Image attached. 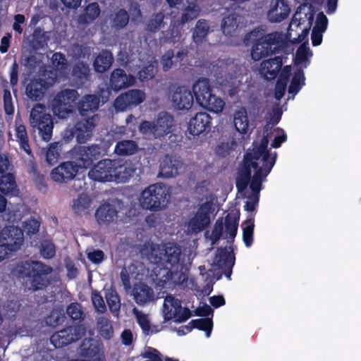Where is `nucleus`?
<instances>
[{
    "instance_id": "6e6552de",
    "label": "nucleus",
    "mask_w": 361,
    "mask_h": 361,
    "mask_svg": "<svg viewBox=\"0 0 361 361\" xmlns=\"http://www.w3.org/2000/svg\"><path fill=\"white\" fill-rule=\"evenodd\" d=\"M101 157V147L96 144L90 146H75L71 150V157L80 168L91 167Z\"/></svg>"
},
{
    "instance_id": "412c9836",
    "label": "nucleus",
    "mask_w": 361,
    "mask_h": 361,
    "mask_svg": "<svg viewBox=\"0 0 361 361\" xmlns=\"http://www.w3.org/2000/svg\"><path fill=\"white\" fill-rule=\"evenodd\" d=\"M135 82V78L133 75L126 74L121 68H115L111 73L108 89L118 92L134 85Z\"/></svg>"
},
{
    "instance_id": "0e129e2a",
    "label": "nucleus",
    "mask_w": 361,
    "mask_h": 361,
    "mask_svg": "<svg viewBox=\"0 0 361 361\" xmlns=\"http://www.w3.org/2000/svg\"><path fill=\"white\" fill-rule=\"evenodd\" d=\"M156 72L157 70L154 65L145 66L138 72L139 79L142 82L148 81L154 77Z\"/></svg>"
},
{
    "instance_id": "13d9d810",
    "label": "nucleus",
    "mask_w": 361,
    "mask_h": 361,
    "mask_svg": "<svg viewBox=\"0 0 361 361\" xmlns=\"http://www.w3.org/2000/svg\"><path fill=\"white\" fill-rule=\"evenodd\" d=\"M39 253L44 259H51L56 255V246L51 240H44L40 243Z\"/></svg>"
},
{
    "instance_id": "052dcab7",
    "label": "nucleus",
    "mask_w": 361,
    "mask_h": 361,
    "mask_svg": "<svg viewBox=\"0 0 361 361\" xmlns=\"http://www.w3.org/2000/svg\"><path fill=\"white\" fill-rule=\"evenodd\" d=\"M91 204V200L87 195H80L73 202V209L77 213H80L88 209Z\"/></svg>"
},
{
    "instance_id": "864d4df0",
    "label": "nucleus",
    "mask_w": 361,
    "mask_h": 361,
    "mask_svg": "<svg viewBox=\"0 0 361 361\" xmlns=\"http://www.w3.org/2000/svg\"><path fill=\"white\" fill-rule=\"evenodd\" d=\"M133 312L136 317L137 322L140 326L142 332L145 335L152 334L154 331H151V324L148 315L142 313L136 308L133 310Z\"/></svg>"
},
{
    "instance_id": "c9c22d12",
    "label": "nucleus",
    "mask_w": 361,
    "mask_h": 361,
    "mask_svg": "<svg viewBox=\"0 0 361 361\" xmlns=\"http://www.w3.org/2000/svg\"><path fill=\"white\" fill-rule=\"evenodd\" d=\"M212 327L213 322L212 318L195 319L191 320L188 325L184 326V328L186 329V331H183V334H188L193 329H197L204 331L207 337H209L212 331Z\"/></svg>"
},
{
    "instance_id": "bf43d9fd",
    "label": "nucleus",
    "mask_w": 361,
    "mask_h": 361,
    "mask_svg": "<svg viewBox=\"0 0 361 361\" xmlns=\"http://www.w3.org/2000/svg\"><path fill=\"white\" fill-rule=\"evenodd\" d=\"M48 37L39 27L35 29L32 34V44L35 49H42L47 44Z\"/></svg>"
},
{
    "instance_id": "20e7f679",
    "label": "nucleus",
    "mask_w": 361,
    "mask_h": 361,
    "mask_svg": "<svg viewBox=\"0 0 361 361\" xmlns=\"http://www.w3.org/2000/svg\"><path fill=\"white\" fill-rule=\"evenodd\" d=\"M286 45L287 42L281 32H273L264 35L254 42L251 49V57L255 61H259L272 54L278 53Z\"/></svg>"
},
{
    "instance_id": "5fc2aeb1",
    "label": "nucleus",
    "mask_w": 361,
    "mask_h": 361,
    "mask_svg": "<svg viewBox=\"0 0 361 361\" xmlns=\"http://www.w3.org/2000/svg\"><path fill=\"white\" fill-rule=\"evenodd\" d=\"M164 15L162 12L153 13L146 24V30L150 32H157L164 25Z\"/></svg>"
},
{
    "instance_id": "e2e57ef3",
    "label": "nucleus",
    "mask_w": 361,
    "mask_h": 361,
    "mask_svg": "<svg viewBox=\"0 0 361 361\" xmlns=\"http://www.w3.org/2000/svg\"><path fill=\"white\" fill-rule=\"evenodd\" d=\"M174 50H167L161 58V63L164 71L170 70L173 66H177L174 62Z\"/></svg>"
},
{
    "instance_id": "72a5a7b5",
    "label": "nucleus",
    "mask_w": 361,
    "mask_h": 361,
    "mask_svg": "<svg viewBox=\"0 0 361 361\" xmlns=\"http://www.w3.org/2000/svg\"><path fill=\"white\" fill-rule=\"evenodd\" d=\"M290 7L283 0H277L276 4L268 11V17L272 23H279L290 13Z\"/></svg>"
},
{
    "instance_id": "a211bd4d",
    "label": "nucleus",
    "mask_w": 361,
    "mask_h": 361,
    "mask_svg": "<svg viewBox=\"0 0 361 361\" xmlns=\"http://www.w3.org/2000/svg\"><path fill=\"white\" fill-rule=\"evenodd\" d=\"M235 259V257L233 251H228L226 247H221L217 248L213 263L219 269L222 270L228 279H231Z\"/></svg>"
},
{
    "instance_id": "6ab92c4d",
    "label": "nucleus",
    "mask_w": 361,
    "mask_h": 361,
    "mask_svg": "<svg viewBox=\"0 0 361 361\" xmlns=\"http://www.w3.org/2000/svg\"><path fill=\"white\" fill-rule=\"evenodd\" d=\"M79 168L75 161H65L52 169L51 177L55 182L68 183L75 177Z\"/></svg>"
},
{
    "instance_id": "8fccbe9b",
    "label": "nucleus",
    "mask_w": 361,
    "mask_h": 361,
    "mask_svg": "<svg viewBox=\"0 0 361 361\" xmlns=\"http://www.w3.org/2000/svg\"><path fill=\"white\" fill-rule=\"evenodd\" d=\"M97 328L99 334L103 338L109 340L113 337L114 329L110 320L106 317H101L98 319Z\"/></svg>"
},
{
    "instance_id": "f8f14e48",
    "label": "nucleus",
    "mask_w": 361,
    "mask_h": 361,
    "mask_svg": "<svg viewBox=\"0 0 361 361\" xmlns=\"http://www.w3.org/2000/svg\"><path fill=\"white\" fill-rule=\"evenodd\" d=\"M145 97V93L143 91L138 89H131L117 97L114 105L116 110L124 111L142 103Z\"/></svg>"
},
{
    "instance_id": "a19ab883",
    "label": "nucleus",
    "mask_w": 361,
    "mask_h": 361,
    "mask_svg": "<svg viewBox=\"0 0 361 361\" xmlns=\"http://www.w3.org/2000/svg\"><path fill=\"white\" fill-rule=\"evenodd\" d=\"M139 150L137 143L131 140L118 141L115 146V152L121 156H129L137 153Z\"/></svg>"
},
{
    "instance_id": "aec40b11",
    "label": "nucleus",
    "mask_w": 361,
    "mask_h": 361,
    "mask_svg": "<svg viewBox=\"0 0 361 361\" xmlns=\"http://www.w3.org/2000/svg\"><path fill=\"white\" fill-rule=\"evenodd\" d=\"M183 169V160L176 156L166 154L160 163V174L164 178L176 177Z\"/></svg>"
},
{
    "instance_id": "37998d69",
    "label": "nucleus",
    "mask_w": 361,
    "mask_h": 361,
    "mask_svg": "<svg viewBox=\"0 0 361 361\" xmlns=\"http://www.w3.org/2000/svg\"><path fill=\"white\" fill-rule=\"evenodd\" d=\"M129 18L128 11L124 8H120L118 11L111 14V26L116 30H121L128 24Z\"/></svg>"
},
{
    "instance_id": "4468645a",
    "label": "nucleus",
    "mask_w": 361,
    "mask_h": 361,
    "mask_svg": "<svg viewBox=\"0 0 361 361\" xmlns=\"http://www.w3.org/2000/svg\"><path fill=\"white\" fill-rule=\"evenodd\" d=\"M173 106L178 110H189L194 103V97L189 87L178 86L170 94Z\"/></svg>"
},
{
    "instance_id": "0eeeda50",
    "label": "nucleus",
    "mask_w": 361,
    "mask_h": 361,
    "mask_svg": "<svg viewBox=\"0 0 361 361\" xmlns=\"http://www.w3.org/2000/svg\"><path fill=\"white\" fill-rule=\"evenodd\" d=\"M239 221V215L237 214L228 213L226 217L224 222L222 218H219L212 231L209 237L212 245H216L223 236L224 226H225L226 237L228 241L233 242L238 232Z\"/></svg>"
},
{
    "instance_id": "79ce46f5",
    "label": "nucleus",
    "mask_w": 361,
    "mask_h": 361,
    "mask_svg": "<svg viewBox=\"0 0 361 361\" xmlns=\"http://www.w3.org/2000/svg\"><path fill=\"white\" fill-rule=\"evenodd\" d=\"M209 25L205 19L197 21L192 32V39L195 44H202L209 32Z\"/></svg>"
},
{
    "instance_id": "603ef678",
    "label": "nucleus",
    "mask_w": 361,
    "mask_h": 361,
    "mask_svg": "<svg viewBox=\"0 0 361 361\" xmlns=\"http://www.w3.org/2000/svg\"><path fill=\"white\" fill-rule=\"evenodd\" d=\"M105 298L111 312H117L120 310V298L116 290L113 288L106 290Z\"/></svg>"
},
{
    "instance_id": "4c0bfd02",
    "label": "nucleus",
    "mask_w": 361,
    "mask_h": 361,
    "mask_svg": "<svg viewBox=\"0 0 361 361\" xmlns=\"http://www.w3.org/2000/svg\"><path fill=\"white\" fill-rule=\"evenodd\" d=\"M234 126L238 132L246 134L249 130V121L245 108L242 107L236 111L233 115Z\"/></svg>"
},
{
    "instance_id": "680f3d73",
    "label": "nucleus",
    "mask_w": 361,
    "mask_h": 361,
    "mask_svg": "<svg viewBox=\"0 0 361 361\" xmlns=\"http://www.w3.org/2000/svg\"><path fill=\"white\" fill-rule=\"evenodd\" d=\"M163 307L165 314L170 310L172 312H177L178 310H181V302L173 295H168L164 299Z\"/></svg>"
},
{
    "instance_id": "cd10ccee",
    "label": "nucleus",
    "mask_w": 361,
    "mask_h": 361,
    "mask_svg": "<svg viewBox=\"0 0 361 361\" xmlns=\"http://www.w3.org/2000/svg\"><path fill=\"white\" fill-rule=\"evenodd\" d=\"M71 80L74 84L80 87L90 79V69L89 65L83 61L75 63L71 73Z\"/></svg>"
},
{
    "instance_id": "393cba45",
    "label": "nucleus",
    "mask_w": 361,
    "mask_h": 361,
    "mask_svg": "<svg viewBox=\"0 0 361 361\" xmlns=\"http://www.w3.org/2000/svg\"><path fill=\"white\" fill-rule=\"evenodd\" d=\"M283 65L281 56H275L274 58L264 60L259 68V73L267 80L275 79Z\"/></svg>"
},
{
    "instance_id": "49530a36",
    "label": "nucleus",
    "mask_w": 361,
    "mask_h": 361,
    "mask_svg": "<svg viewBox=\"0 0 361 361\" xmlns=\"http://www.w3.org/2000/svg\"><path fill=\"white\" fill-rule=\"evenodd\" d=\"M243 240L247 247H251L253 243V234L255 228V219L253 217L247 218L243 224Z\"/></svg>"
},
{
    "instance_id": "c756f323",
    "label": "nucleus",
    "mask_w": 361,
    "mask_h": 361,
    "mask_svg": "<svg viewBox=\"0 0 361 361\" xmlns=\"http://www.w3.org/2000/svg\"><path fill=\"white\" fill-rule=\"evenodd\" d=\"M99 97L96 94H86L77 103V109L82 116L95 112L99 106Z\"/></svg>"
},
{
    "instance_id": "9d476101",
    "label": "nucleus",
    "mask_w": 361,
    "mask_h": 361,
    "mask_svg": "<svg viewBox=\"0 0 361 361\" xmlns=\"http://www.w3.org/2000/svg\"><path fill=\"white\" fill-rule=\"evenodd\" d=\"M85 331L82 325L68 326L53 334L50 341L56 348H62L80 339Z\"/></svg>"
},
{
    "instance_id": "f257e3e1",
    "label": "nucleus",
    "mask_w": 361,
    "mask_h": 361,
    "mask_svg": "<svg viewBox=\"0 0 361 361\" xmlns=\"http://www.w3.org/2000/svg\"><path fill=\"white\" fill-rule=\"evenodd\" d=\"M173 116L166 111H161L154 121H142L139 130L142 135L159 139L161 142V146L164 148H172L178 142V136L173 133Z\"/></svg>"
},
{
    "instance_id": "de8ad7c7",
    "label": "nucleus",
    "mask_w": 361,
    "mask_h": 361,
    "mask_svg": "<svg viewBox=\"0 0 361 361\" xmlns=\"http://www.w3.org/2000/svg\"><path fill=\"white\" fill-rule=\"evenodd\" d=\"M239 16L236 13H230L225 16L221 22V28L226 35L231 36L238 26Z\"/></svg>"
},
{
    "instance_id": "a18cd8bd",
    "label": "nucleus",
    "mask_w": 361,
    "mask_h": 361,
    "mask_svg": "<svg viewBox=\"0 0 361 361\" xmlns=\"http://www.w3.org/2000/svg\"><path fill=\"white\" fill-rule=\"evenodd\" d=\"M51 65L55 71L61 76H65L68 71V61L66 56L61 52H56L51 59Z\"/></svg>"
},
{
    "instance_id": "b1692460",
    "label": "nucleus",
    "mask_w": 361,
    "mask_h": 361,
    "mask_svg": "<svg viewBox=\"0 0 361 361\" xmlns=\"http://www.w3.org/2000/svg\"><path fill=\"white\" fill-rule=\"evenodd\" d=\"M212 117L206 112H199L188 123V131L193 136L199 135L211 127Z\"/></svg>"
},
{
    "instance_id": "774afa93",
    "label": "nucleus",
    "mask_w": 361,
    "mask_h": 361,
    "mask_svg": "<svg viewBox=\"0 0 361 361\" xmlns=\"http://www.w3.org/2000/svg\"><path fill=\"white\" fill-rule=\"evenodd\" d=\"M39 226L40 221L35 219H30L25 222L24 230L28 235H32L39 232Z\"/></svg>"
},
{
    "instance_id": "ea45409f",
    "label": "nucleus",
    "mask_w": 361,
    "mask_h": 361,
    "mask_svg": "<svg viewBox=\"0 0 361 361\" xmlns=\"http://www.w3.org/2000/svg\"><path fill=\"white\" fill-rule=\"evenodd\" d=\"M202 108L214 113H221L225 106L224 101L212 93L199 104Z\"/></svg>"
},
{
    "instance_id": "f3484780",
    "label": "nucleus",
    "mask_w": 361,
    "mask_h": 361,
    "mask_svg": "<svg viewBox=\"0 0 361 361\" xmlns=\"http://www.w3.org/2000/svg\"><path fill=\"white\" fill-rule=\"evenodd\" d=\"M96 117L97 116L94 115L76 122L71 136L75 135L78 143L84 144L92 137L93 130L96 126Z\"/></svg>"
},
{
    "instance_id": "7c9ffc66",
    "label": "nucleus",
    "mask_w": 361,
    "mask_h": 361,
    "mask_svg": "<svg viewBox=\"0 0 361 361\" xmlns=\"http://www.w3.org/2000/svg\"><path fill=\"white\" fill-rule=\"evenodd\" d=\"M118 215V211L114 204L110 203L102 204L96 210L95 218L99 224L108 225Z\"/></svg>"
},
{
    "instance_id": "1a4fd4ad",
    "label": "nucleus",
    "mask_w": 361,
    "mask_h": 361,
    "mask_svg": "<svg viewBox=\"0 0 361 361\" xmlns=\"http://www.w3.org/2000/svg\"><path fill=\"white\" fill-rule=\"evenodd\" d=\"M214 211L213 203L207 201L200 205L193 216L188 223V229L192 233H199L206 229L211 223V215Z\"/></svg>"
},
{
    "instance_id": "f704fd0d",
    "label": "nucleus",
    "mask_w": 361,
    "mask_h": 361,
    "mask_svg": "<svg viewBox=\"0 0 361 361\" xmlns=\"http://www.w3.org/2000/svg\"><path fill=\"white\" fill-rule=\"evenodd\" d=\"M259 159H255V157L251 155L250 152H247L244 154L243 165L239 170L238 176L251 180L252 178L251 169H254L255 171H257V169H260V166H259Z\"/></svg>"
},
{
    "instance_id": "69168bd1",
    "label": "nucleus",
    "mask_w": 361,
    "mask_h": 361,
    "mask_svg": "<svg viewBox=\"0 0 361 361\" xmlns=\"http://www.w3.org/2000/svg\"><path fill=\"white\" fill-rule=\"evenodd\" d=\"M198 16V10L196 8L195 6H187L183 12L182 13L180 22L182 24H185L188 23Z\"/></svg>"
},
{
    "instance_id": "7ed1b4c3",
    "label": "nucleus",
    "mask_w": 361,
    "mask_h": 361,
    "mask_svg": "<svg viewBox=\"0 0 361 361\" xmlns=\"http://www.w3.org/2000/svg\"><path fill=\"white\" fill-rule=\"evenodd\" d=\"M140 204L147 210L157 212L164 209L170 201V193L166 185L161 183L152 184L140 195Z\"/></svg>"
},
{
    "instance_id": "ddd939ff",
    "label": "nucleus",
    "mask_w": 361,
    "mask_h": 361,
    "mask_svg": "<svg viewBox=\"0 0 361 361\" xmlns=\"http://www.w3.org/2000/svg\"><path fill=\"white\" fill-rule=\"evenodd\" d=\"M182 250L179 245L174 243H168L163 245L160 252L159 261L163 262L166 268H181L183 263Z\"/></svg>"
},
{
    "instance_id": "f03ea898",
    "label": "nucleus",
    "mask_w": 361,
    "mask_h": 361,
    "mask_svg": "<svg viewBox=\"0 0 361 361\" xmlns=\"http://www.w3.org/2000/svg\"><path fill=\"white\" fill-rule=\"evenodd\" d=\"M53 269L40 261H26L19 269L25 287L32 291L45 290L51 284Z\"/></svg>"
},
{
    "instance_id": "c03bdc74",
    "label": "nucleus",
    "mask_w": 361,
    "mask_h": 361,
    "mask_svg": "<svg viewBox=\"0 0 361 361\" xmlns=\"http://www.w3.org/2000/svg\"><path fill=\"white\" fill-rule=\"evenodd\" d=\"M0 191L4 195H13L17 191L16 177L13 173H8L0 176Z\"/></svg>"
},
{
    "instance_id": "2eb2a0df",
    "label": "nucleus",
    "mask_w": 361,
    "mask_h": 361,
    "mask_svg": "<svg viewBox=\"0 0 361 361\" xmlns=\"http://www.w3.org/2000/svg\"><path fill=\"white\" fill-rule=\"evenodd\" d=\"M0 240L8 247L10 252L17 251L24 240L23 231L18 226H5L0 233Z\"/></svg>"
},
{
    "instance_id": "a878e982",
    "label": "nucleus",
    "mask_w": 361,
    "mask_h": 361,
    "mask_svg": "<svg viewBox=\"0 0 361 361\" xmlns=\"http://www.w3.org/2000/svg\"><path fill=\"white\" fill-rule=\"evenodd\" d=\"M114 165L112 181L126 183L133 176L135 171L131 164L128 161L114 159Z\"/></svg>"
},
{
    "instance_id": "58836bf2",
    "label": "nucleus",
    "mask_w": 361,
    "mask_h": 361,
    "mask_svg": "<svg viewBox=\"0 0 361 361\" xmlns=\"http://www.w3.org/2000/svg\"><path fill=\"white\" fill-rule=\"evenodd\" d=\"M101 9L97 2L89 4L82 14L79 16V22L82 24H90L94 22L100 15Z\"/></svg>"
},
{
    "instance_id": "6e6d98bb",
    "label": "nucleus",
    "mask_w": 361,
    "mask_h": 361,
    "mask_svg": "<svg viewBox=\"0 0 361 361\" xmlns=\"http://www.w3.org/2000/svg\"><path fill=\"white\" fill-rule=\"evenodd\" d=\"M192 316L191 311L187 308H182L181 310L177 312H172L171 310L166 312L165 320H169L172 318L175 319V322L181 323L187 321Z\"/></svg>"
},
{
    "instance_id": "bb28decb",
    "label": "nucleus",
    "mask_w": 361,
    "mask_h": 361,
    "mask_svg": "<svg viewBox=\"0 0 361 361\" xmlns=\"http://www.w3.org/2000/svg\"><path fill=\"white\" fill-rule=\"evenodd\" d=\"M274 166V161L269 164H262L260 169L255 171L252 178L250 181V188L253 192L252 195L259 197V192L262 190L263 178H265L271 172Z\"/></svg>"
},
{
    "instance_id": "2f4dec72",
    "label": "nucleus",
    "mask_w": 361,
    "mask_h": 361,
    "mask_svg": "<svg viewBox=\"0 0 361 361\" xmlns=\"http://www.w3.org/2000/svg\"><path fill=\"white\" fill-rule=\"evenodd\" d=\"M212 93L210 81L207 78H201L196 80L192 85V94L198 104L203 102L209 94Z\"/></svg>"
},
{
    "instance_id": "423d86ee",
    "label": "nucleus",
    "mask_w": 361,
    "mask_h": 361,
    "mask_svg": "<svg viewBox=\"0 0 361 361\" xmlns=\"http://www.w3.org/2000/svg\"><path fill=\"white\" fill-rule=\"evenodd\" d=\"M78 97L79 94L75 90L66 89L59 92L52 103L54 115L62 119L68 117L73 113L75 106L77 107Z\"/></svg>"
},
{
    "instance_id": "dca6fc26",
    "label": "nucleus",
    "mask_w": 361,
    "mask_h": 361,
    "mask_svg": "<svg viewBox=\"0 0 361 361\" xmlns=\"http://www.w3.org/2000/svg\"><path fill=\"white\" fill-rule=\"evenodd\" d=\"M114 170V160L105 159L100 160L90 170L89 178L98 182H111Z\"/></svg>"
},
{
    "instance_id": "09e8293b",
    "label": "nucleus",
    "mask_w": 361,
    "mask_h": 361,
    "mask_svg": "<svg viewBox=\"0 0 361 361\" xmlns=\"http://www.w3.org/2000/svg\"><path fill=\"white\" fill-rule=\"evenodd\" d=\"M305 78L303 71L300 68L295 72L290 84L288 87L289 94L295 95L299 92L301 88L305 85Z\"/></svg>"
},
{
    "instance_id": "4be33fe9",
    "label": "nucleus",
    "mask_w": 361,
    "mask_h": 361,
    "mask_svg": "<svg viewBox=\"0 0 361 361\" xmlns=\"http://www.w3.org/2000/svg\"><path fill=\"white\" fill-rule=\"evenodd\" d=\"M269 139L267 136H263L258 144L255 142L252 143V149H248L247 152H250L251 155L255 157V159H259L262 164H269L272 161L276 162L277 154L274 152L270 154L268 149Z\"/></svg>"
},
{
    "instance_id": "39448f33",
    "label": "nucleus",
    "mask_w": 361,
    "mask_h": 361,
    "mask_svg": "<svg viewBox=\"0 0 361 361\" xmlns=\"http://www.w3.org/2000/svg\"><path fill=\"white\" fill-rule=\"evenodd\" d=\"M30 123L35 131L37 130L39 136L45 142L52 137L54 121L51 115L47 112L44 104L37 103L31 109Z\"/></svg>"
},
{
    "instance_id": "5701e85b",
    "label": "nucleus",
    "mask_w": 361,
    "mask_h": 361,
    "mask_svg": "<svg viewBox=\"0 0 361 361\" xmlns=\"http://www.w3.org/2000/svg\"><path fill=\"white\" fill-rule=\"evenodd\" d=\"M166 269V274L160 279V283L164 288H173L188 281L187 274L183 271V265L181 266V268L169 267Z\"/></svg>"
},
{
    "instance_id": "4d7b16f0",
    "label": "nucleus",
    "mask_w": 361,
    "mask_h": 361,
    "mask_svg": "<svg viewBox=\"0 0 361 361\" xmlns=\"http://www.w3.org/2000/svg\"><path fill=\"white\" fill-rule=\"evenodd\" d=\"M66 314L75 322L80 323L84 319L82 305L78 302L71 303L66 308Z\"/></svg>"
},
{
    "instance_id": "c85d7f7f",
    "label": "nucleus",
    "mask_w": 361,
    "mask_h": 361,
    "mask_svg": "<svg viewBox=\"0 0 361 361\" xmlns=\"http://www.w3.org/2000/svg\"><path fill=\"white\" fill-rule=\"evenodd\" d=\"M133 295L135 302L140 306H144L154 300L153 289L144 283H139L134 285Z\"/></svg>"
},
{
    "instance_id": "9b49d317",
    "label": "nucleus",
    "mask_w": 361,
    "mask_h": 361,
    "mask_svg": "<svg viewBox=\"0 0 361 361\" xmlns=\"http://www.w3.org/2000/svg\"><path fill=\"white\" fill-rule=\"evenodd\" d=\"M51 76L47 78L32 79L25 88L27 96L33 101L41 100L47 89L56 81L57 74L50 72Z\"/></svg>"
},
{
    "instance_id": "e433bc0d",
    "label": "nucleus",
    "mask_w": 361,
    "mask_h": 361,
    "mask_svg": "<svg viewBox=\"0 0 361 361\" xmlns=\"http://www.w3.org/2000/svg\"><path fill=\"white\" fill-rule=\"evenodd\" d=\"M16 137L20 149L24 151L28 156H32L26 127L23 124H18L17 120H16Z\"/></svg>"
},
{
    "instance_id": "3c124183",
    "label": "nucleus",
    "mask_w": 361,
    "mask_h": 361,
    "mask_svg": "<svg viewBox=\"0 0 361 361\" xmlns=\"http://www.w3.org/2000/svg\"><path fill=\"white\" fill-rule=\"evenodd\" d=\"M62 144L60 142H54L49 144L46 152V161L52 166L55 164L61 156Z\"/></svg>"
},
{
    "instance_id": "338daca9",
    "label": "nucleus",
    "mask_w": 361,
    "mask_h": 361,
    "mask_svg": "<svg viewBox=\"0 0 361 361\" xmlns=\"http://www.w3.org/2000/svg\"><path fill=\"white\" fill-rule=\"evenodd\" d=\"M92 301L97 311L103 313L106 311V307L103 297L97 290L92 292Z\"/></svg>"
},
{
    "instance_id": "473e14b6",
    "label": "nucleus",
    "mask_w": 361,
    "mask_h": 361,
    "mask_svg": "<svg viewBox=\"0 0 361 361\" xmlns=\"http://www.w3.org/2000/svg\"><path fill=\"white\" fill-rule=\"evenodd\" d=\"M114 61L112 52L107 49H102L94 60V71L97 73H104L111 68Z\"/></svg>"
}]
</instances>
